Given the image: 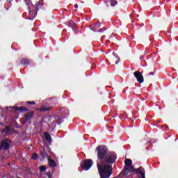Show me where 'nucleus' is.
<instances>
[{"label": "nucleus", "instance_id": "f257e3e1", "mask_svg": "<svg viewBox=\"0 0 178 178\" xmlns=\"http://www.w3.org/2000/svg\"><path fill=\"white\" fill-rule=\"evenodd\" d=\"M97 154V166L101 178H110L113 173L112 164L116 161L115 154H108L104 145H98L95 149Z\"/></svg>", "mask_w": 178, "mask_h": 178}, {"label": "nucleus", "instance_id": "f03ea898", "mask_svg": "<svg viewBox=\"0 0 178 178\" xmlns=\"http://www.w3.org/2000/svg\"><path fill=\"white\" fill-rule=\"evenodd\" d=\"M10 144H12V142L8 138L1 140L0 142V151L9 152V149H10Z\"/></svg>", "mask_w": 178, "mask_h": 178}, {"label": "nucleus", "instance_id": "7ed1b4c3", "mask_svg": "<svg viewBox=\"0 0 178 178\" xmlns=\"http://www.w3.org/2000/svg\"><path fill=\"white\" fill-rule=\"evenodd\" d=\"M134 172V167L133 165L131 166H125L122 172L115 177L114 178H123L125 176H127L129 173Z\"/></svg>", "mask_w": 178, "mask_h": 178}, {"label": "nucleus", "instance_id": "20e7f679", "mask_svg": "<svg viewBox=\"0 0 178 178\" xmlns=\"http://www.w3.org/2000/svg\"><path fill=\"white\" fill-rule=\"evenodd\" d=\"M94 165V162L91 159H86L83 163H81V168L83 170H88L91 168V166Z\"/></svg>", "mask_w": 178, "mask_h": 178}, {"label": "nucleus", "instance_id": "39448f33", "mask_svg": "<svg viewBox=\"0 0 178 178\" xmlns=\"http://www.w3.org/2000/svg\"><path fill=\"white\" fill-rule=\"evenodd\" d=\"M134 77H136L138 83H139L140 84L144 83V76H143L141 72H140V71H136L134 73Z\"/></svg>", "mask_w": 178, "mask_h": 178}, {"label": "nucleus", "instance_id": "423d86ee", "mask_svg": "<svg viewBox=\"0 0 178 178\" xmlns=\"http://www.w3.org/2000/svg\"><path fill=\"white\" fill-rule=\"evenodd\" d=\"M34 118V111H31L24 114V120H31Z\"/></svg>", "mask_w": 178, "mask_h": 178}, {"label": "nucleus", "instance_id": "0eeeda50", "mask_svg": "<svg viewBox=\"0 0 178 178\" xmlns=\"http://www.w3.org/2000/svg\"><path fill=\"white\" fill-rule=\"evenodd\" d=\"M14 111L15 112H17L19 111H20V112H29V111H30V109H29V108L25 107V106H19V107H15L14 108Z\"/></svg>", "mask_w": 178, "mask_h": 178}, {"label": "nucleus", "instance_id": "6e6552de", "mask_svg": "<svg viewBox=\"0 0 178 178\" xmlns=\"http://www.w3.org/2000/svg\"><path fill=\"white\" fill-rule=\"evenodd\" d=\"M48 163H49L50 168H56V166H58V164H56V162H55V161L52 160L51 156L48 157Z\"/></svg>", "mask_w": 178, "mask_h": 178}, {"label": "nucleus", "instance_id": "1a4fd4ad", "mask_svg": "<svg viewBox=\"0 0 178 178\" xmlns=\"http://www.w3.org/2000/svg\"><path fill=\"white\" fill-rule=\"evenodd\" d=\"M40 112H49L51 111V106H42L41 108H38Z\"/></svg>", "mask_w": 178, "mask_h": 178}, {"label": "nucleus", "instance_id": "9d476101", "mask_svg": "<svg viewBox=\"0 0 178 178\" xmlns=\"http://www.w3.org/2000/svg\"><path fill=\"white\" fill-rule=\"evenodd\" d=\"M9 131H10V127L9 126H6L5 129H1V134H4L5 136H9Z\"/></svg>", "mask_w": 178, "mask_h": 178}, {"label": "nucleus", "instance_id": "9b49d317", "mask_svg": "<svg viewBox=\"0 0 178 178\" xmlns=\"http://www.w3.org/2000/svg\"><path fill=\"white\" fill-rule=\"evenodd\" d=\"M40 155L42 157V159H45V158L48 159V157L49 156H48V154H47V152H45L44 148H43V150L40 151Z\"/></svg>", "mask_w": 178, "mask_h": 178}, {"label": "nucleus", "instance_id": "f8f14e48", "mask_svg": "<svg viewBox=\"0 0 178 178\" xmlns=\"http://www.w3.org/2000/svg\"><path fill=\"white\" fill-rule=\"evenodd\" d=\"M44 136L46 138V141H48V143L52 142V137H51V135L48 132H44Z\"/></svg>", "mask_w": 178, "mask_h": 178}, {"label": "nucleus", "instance_id": "ddd939ff", "mask_svg": "<svg viewBox=\"0 0 178 178\" xmlns=\"http://www.w3.org/2000/svg\"><path fill=\"white\" fill-rule=\"evenodd\" d=\"M20 63L22 65V66H27V65H29L30 60H29L28 58H22L20 60Z\"/></svg>", "mask_w": 178, "mask_h": 178}, {"label": "nucleus", "instance_id": "4468645a", "mask_svg": "<svg viewBox=\"0 0 178 178\" xmlns=\"http://www.w3.org/2000/svg\"><path fill=\"white\" fill-rule=\"evenodd\" d=\"M124 164L127 167L131 166V165H133V161L130 159H127L124 161Z\"/></svg>", "mask_w": 178, "mask_h": 178}, {"label": "nucleus", "instance_id": "2eb2a0df", "mask_svg": "<svg viewBox=\"0 0 178 178\" xmlns=\"http://www.w3.org/2000/svg\"><path fill=\"white\" fill-rule=\"evenodd\" d=\"M40 6H41V3H40V1L37 2L35 4V8L36 9V11H35V13L32 16V17H35V16H37V12H38V8H40Z\"/></svg>", "mask_w": 178, "mask_h": 178}, {"label": "nucleus", "instance_id": "dca6fc26", "mask_svg": "<svg viewBox=\"0 0 178 178\" xmlns=\"http://www.w3.org/2000/svg\"><path fill=\"white\" fill-rule=\"evenodd\" d=\"M68 27H70L72 29V30H74V29H76V23H74L73 20H70L68 24Z\"/></svg>", "mask_w": 178, "mask_h": 178}, {"label": "nucleus", "instance_id": "f3484780", "mask_svg": "<svg viewBox=\"0 0 178 178\" xmlns=\"http://www.w3.org/2000/svg\"><path fill=\"white\" fill-rule=\"evenodd\" d=\"M99 27H101V24L96 23L94 24L93 28H90V30L95 31V30H97V29H99Z\"/></svg>", "mask_w": 178, "mask_h": 178}, {"label": "nucleus", "instance_id": "a211bd4d", "mask_svg": "<svg viewBox=\"0 0 178 178\" xmlns=\"http://www.w3.org/2000/svg\"><path fill=\"white\" fill-rule=\"evenodd\" d=\"M111 6H116L118 5L117 0H110Z\"/></svg>", "mask_w": 178, "mask_h": 178}, {"label": "nucleus", "instance_id": "6ab92c4d", "mask_svg": "<svg viewBox=\"0 0 178 178\" xmlns=\"http://www.w3.org/2000/svg\"><path fill=\"white\" fill-rule=\"evenodd\" d=\"M40 172H45L47 170V167L45 165H41L39 168Z\"/></svg>", "mask_w": 178, "mask_h": 178}, {"label": "nucleus", "instance_id": "aec40b11", "mask_svg": "<svg viewBox=\"0 0 178 178\" xmlns=\"http://www.w3.org/2000/svg\"><path fill=\"white\" fill-rule=\"evenodd\" d=\"M32 159L37 160L38 159V154L33 153L31 156Z\"/></svg>", "mask_w": 178, "mask_h": 178}, {"label": "nucleus", "instance_id": "412c9836", "mask_svg": "<svg viewBox=\"0 0 178 178\" xmlns=\"http://www.w3.org/2000/svg\"><path fill=\"white\" fill-rule=\"evenodd\" d=\"M135 173H137L138 175H141V173H143L144 172L140 171L139 168L135 169L134 168Z\"/></svg>", "mask_w": 178, "mask_h": 178}, {"label": "nucleus", "instance_id": "4be33fe9", "mask_svg": "<svg viewBox=\"0 0 178 178\" xmlns=\"http://www.w3.org/2000/svg\"><path fill=\"white\" fill-rule=\"evenodd\" d=\"M56 122H58V124H60L63 122V120L62 118H58Z\"/></svg>", "mask_w": 178, "mask_h": 178}, {"label": "nucleus", "instance_id": "5701e85b", "mask_svg": "<svg viewBox=\"0 0 178 178\" xmlns=\"http://www.w3.org/2000/svg\"><path fill=\"white\" fill-rule=\"evenodd\" d=\"M26 104H28L29 105H35V102H26Z\"/></svg>", "mask_w": 178, "mask_h": 178}, {"label": "nucleus", "instance_id": "b1692460", "mask_svg": "<svg viewBox=\"0 0 178 178\" xmlns=\"http://www.w3.org/2000/svg\"><path fill=\"white\" fill-rule=\"evenodd\" d=\"M110 60H114L115 59H118V58L115 56H109Z\"/></svg>", "mask_w": 178, "mask_h": 178}, {"label": "nucleus", "instance_id": "393cba45", "mask_svg": "<svg viewBox=\"0 0 178 178\" xmlns=\"http://www.w3.org/2000/svg\"><path fill=\"white\" fill-rule=\"evenodd\" d=\"M106 30V28H101L99 29V33H104Z\"/></svg>", "mask_w": 178, "mask_h": 178}, {"label": "nucleus", "instance_id": "a878e982", "mask_svg": "<svg viewBox=\"0 0 178 178\" xmlns=\"http://www.w3.org/2000/svg\"><path fill=\"white\" fill-rule=\"evenodd\" d=\"M140 175L142 178H145V172H140Z\"/></svg>", "mask_w": 178, "mask_h": 178}, {"label": "nucleus", "instance_id": "bb28decb", "mask_svg": "<svg viewBox=\"0 0 178 178\" xmlns=\"http://www.w3.org/2000/svg\"><path fill=\"white\" fill-rule=\"evenodd\" d=\"M47 177H48L49 178H52V174H51V172H49V173L47 174Z\"/></svg>", "mask_w": 178, "mask_h": 178}, {"label": "nucleus", "instance_id": "cd10ccee", "mask_svg": "<svg viewBox=\"0 0 178 178\" xmlns=\"http://www.w3.org/2000/svg\"><path fill=\"white\" fill-rule=\"evenodd\" d=\"M163 127H165V130H169V127L166 125H163Z\"/></svg>", "mask_w": 178, "mask_h": 178}, {"label": "nucleus", "instance_id": "c85d7f7f", "mask_svg": "<svg viewBox=\"0 0 178 178\" xmlns=\"http://www.w3.org/2000/svg\"><path fill=\"white\" fill-rule=\"evenodd\" d=\"M154 74H155V73H154V72H150L149 73V76H154Z\"/></svg>", "mask_w": 178, "mask_h": 178}, {"label": "nucleus", "instance_id": "c756f323", "mask_svg": "<svg viewBox=\"0 0 178 178\" xmlns=\"http://www.w3.org/2000/svg\"><path fill=\"white\" fill-rule=\"evenodd\" d=\"M138 169H140V172H144V168L140 167Z\"/></svg>", "mask_w": 178, "mask_h": 178}, {"label": "nucleus", "instance_id": "7c9ffc66", "mask_svg": "<svg viewBox=\"0 0 178 178\" xmlns=\"http://www.w3.org/2000/svg\"><path fill=\"white\" fill-rule=\"evenodd\" d=\"M27 122H29V120H24V121L22 122V124H26Z\"/></svg>", "mask_w": 178, "mask_h": 178}, {"label": "nucleus", "instance_id": "2f4dec72", "mask_svg": "<svg viewBox=\"0 0 178 178\" xmlns=\"http://www.w3.org/2000/svg\"><path fill=\"white\" fill-rule=\"evenodd\" d=\"M74 8H75L76 9H77V8H79V5H78V4H75V5H74Z\"/></svg>", "mask_w": 178, "mask_h": 178}, {"label": "nucleus", "instance_id": "473e14b6", "mask_svg": "<svg viewBox=\"0 0 178 178\" xmlns=\"http://www.w3.org/2000/svg\"><path fill=\"white\" fill-rule=\"evenodd\" d=\"M119 63V60H117L115 63V65H118Z\"/></svg>", "mask_w": 178, "mask_h": 178}, {"label": "nucleus", "instance_id": "72a5a7b5", "mask_svg": "<svg viewBox=\"0 0 178 178\" xmlns=\"http://www.w3.org/2000/svg\"><path fill=\"white\" fill-rule=\"evenodd\" d=\"M29 15H33V11H29Z\"/></svg>", "mask_w": 178, "mask_h": 178}, {"label": "nucleus", "instance_id": "f704fd0d", "mask_svg": "<svg viewBox=\"0 0 178 178\" xmlns=\"http://www.w3.org/2000/svg\"><path fill=\"white\" fill-rule=\"evenodd\" d=\"M108 52H112V49H108Z\"/></svg>", "mask_w": 178, "mask_h": 178}, {"label": "nucleus", "instance_id": "c9c22d12", "mask_svg": "<svg viewBox=\"0 0 178 178\" xmlns=\"http://www.w3.org/2000/svg\"><path fill=\"white\" fill-rule=\"evenodd\" d=\"M3 124V123L0 122V126H2Z\"/></svg>", "mask_w": 178, "mask_h": 178}, {"label": "nucleus", "instance_id": "e433bc0d", "mask_svg": "<svg viewBox=\"0 0 178 178\" xmlns=\"http://www.w3.org/2000/svg\"><path fill=\"white\" fill-rule=\"evenodd\" d=\"M81 3H84V1H81Z\"/></svg>", "mask_w": 178, "mask_h": 178}, {"label": "nucleus", "instance_id": "4c0bfd02", "mask_svg": "<svg viewBox=\"0 0 178 178\" xmlns=\"http://www.w3.org/2000/svg\"><path fill=\"white\" fill-rule=\"evenodd\" d=\"M105 36H102V38H104Z\"/></svg>", "mask_w": 178, "mask_h": 178}]
</instances>
